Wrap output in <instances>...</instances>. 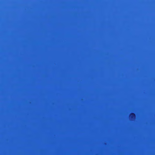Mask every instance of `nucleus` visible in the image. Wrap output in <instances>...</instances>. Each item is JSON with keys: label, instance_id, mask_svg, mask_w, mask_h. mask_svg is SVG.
I'll return each instance as SVG.
<instances>
[{"label": "nucleus", "instance_id": "obj_1", "mask_svg": "<svg viewBox=\"0 0 155 155\" xmlns=\"http://www.w3.org/2000/svg\"><path fill=\"white\" fill-rule=\"evenodd\" d=\"M136 115L134 113H130V115L129 117L131 119H134Z\"/></svg>", "mask_w": 155, "mask_h": 155}]
</instances>
